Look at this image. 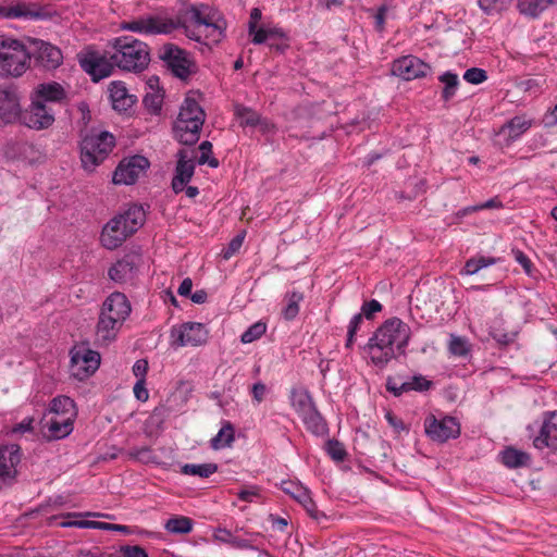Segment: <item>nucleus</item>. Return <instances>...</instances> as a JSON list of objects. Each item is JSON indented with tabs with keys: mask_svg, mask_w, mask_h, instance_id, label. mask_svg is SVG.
<instances>
[{
	"mask_svg": "<svg viewBox=\"0 0 557 557\" xmlns=\"http://www.w3.org/2000/svg\"><path fill=\"white\" fill-rule=\"evenodd\" d=\"M290 404L300 418L315 407L310 393L306 389H293L290 393Z\"/></svg>",
	"mask_w": 557,
	"mask_h": 557,
	"instance_id": "33",
	"label": "nucleus"
},
{
	"mask_svg": "<svg viewBox=\"0 0 557 557\" xmlns=\"http://www.w3.org/2000/svg\"><path fill=\"white\" fill-rule=\"evenodd\" d=\"M148 362L145 359L137 360L133 366V373L138 380H146Z\"/></svg>",
	"mask_w": 557,
	"mask_h": 557,
	"instance_id": "61",
	"label": "nucleus"
},
{
	"mask_svg": "<svg viewBox=\"0 0 557 557\" xmlns=\"http://www.w3.org/2000/svg\"><path fill=\"white\" fill-rule=\"evenodd\" d=\"M66 98V91L61 84L57 82L39 84L32 94V99L52 107L53 103L61 102Z\"/></svg>",
	"mask_w": 557,
	"mask_h": 557,
	"instance_id": "24",
	"label": "nucleus"
},
{
	"mask_svg": "<svg viewBox=\"0 0 557 557\" xmlns=\"http://www.w3.org/2000/svg\"><path fill=\"white\" fill-rule=\"evenodd\" d=\"M194 522L185 516H173L164 524V529L172 534H188L193 530Z\"/></svg>",
	"mask_w": 557,
	"mask_h": 557,
	"instance_id": "38",
	"label": "nucleus"
},
{
	"mask_svg": "<svg viewBox=\"0 0 557 557\" xmlns=\"http://www.w3.org/2000/svg\"><path fill=\"white\" fill-rule=\"evenodd\" d=\"M81 67L91 76L94 82L110 76L114 70L115 63L111 55L107 58L97 52H89L79 59Z\"/></svg>",
	"mask_w": 557,
	"mask_h": 557,
	"instance_id": "15",
	"label": "nucleus"
},
{
	"mask_svg": "<svg viewBox=\"0 0 557 557\" xmlns=\"http://www.w3.org/2000/svg\"><path fill=\"white\" fill-rule=\"evenodd\" d=\"M114 137L109 132L84 135L81 141V160L86 171L92 172L102 163L114 147Z\"/></svg>",
	"mask_w": 557,
	"mask_h": 557,
	"instance_id": "6",
	"label": "nucleus"
},
{
	"mask_svg": "<svg viewBox=\"0 0 557 557\" xmlns=\"http://www.w3.org/2000/svg\"><path fill=\"white\" fill-rule=\"evenodd\" d=\"M304 300V294L300 292H290L285 296L286 305L282 310L285 320L292 321L299 313V304Z\"/></svg>",
	"mask_w": 557,
	"mask_h": 557,
	"instance_id": "41",
	"label": "nucleus"
},
{
	"mask_svg": "<svg viewBox=\"0 0 557 557\" xmlns=\"http://www.w3.org/2000/svg\"><path fill=\"white\" fill-rule=\"evenodd\" d=\"M109 91L112 107L119 112L127 111L136 102V97L128 94L125 84L122 82H112Z\"/></svg>",
	"mask_w": 557,
	"mask_h": 557,
	"instance_id": "27",
	"label": "nucleus"
},
{
	"mask_svg": "<svg viewBox=\"0 0 557 557\" xmlns=\"http://www.w3.org/2000/svg\"><path fill=\"white\" fill-rule=\"evenodd\" d=\"M122 218H112L103 227L100 236L101 244L107 249L120 247L132 234L127 226L121 223Z\"/></svg>",
	"mask_w": 557,
	"mask_h": 557,
	"instance_id": "21",
	"label": "nucleus"
},
{
	"mask_svg": "<svg viewBox=\"0 0 557 557\" xmlns=\"http://www.w3.org/2000/svg\"><path fill=\"white\" fill-rule=\"evenodd\" d=\"M438 81L443 84L442 99L445 102L451 100L459 87V77L457 74L447 71L438 76Z\"/></svg>",
	"mask_w": 557,
	"mask_h": 557,
	"instance_id": "36",
	"label": "nucleus"
},
{
	"mask_svg": "<svg viewBox=\"0 0 557 557\" xmlns=\"http://www.w3.org/2000/svg\"><path fill=\"white\" fill-rule=\"evenodd\" d=\"M512 253H513V257H515V260L521 264V267L523 268L524 272L528 274V275H532V262L531 260L528 258L527 255H524L521 250L519 249H513L512 250Z\"/></svg>",
	"mask_w": 557,
	"mask_h": 557,
	"instance_id": "57",
	"label": "nucleus"
},
{
	"mask_svg": "<svg viewBox=\"0 0 557 557\" xmlns=\"http://www.w3.org/2000/svg\"><path fill=\"white\" fill-rule=\"evenodd\" d=\"M235 440V430L231 422H224L218 434L211 438L210 445L214 450L230 447Z\"/></svg>",
	"mask_w": 557,
	"mask_h": 557,
	"instance_id": "35",
	"label": "nucleus"
},
{
	"mask_svg": "<svg viewBox=\"0 0 557 557\" xmlns=\"http://www.w3.org/2000/svg\"><path fill=\"white\" fill-rule=\"evenodd\" d=\"M47 17L48 14L37 3L12 0L0 5V18L38 21Z\"/></svg>",
	"mask_w": 557,
	"mask_h": 557,
	"instance_id": "10",
	"label": "nucleus"
},
{
	"mask_svg": "<svg viewBox=\"0 0 557 557\" xmlns=\"http://www.w3.org/2000/svg\"><path fill=\"white\" fill-rule=\"evenodd\" d=\"M537 449H557V411L546 412L539 435L533 440Z\"/></svg>",
	"mask_w": 557,
	"mask_h": 557,
	"instance_id": "20",
	"label": "nucleus"
},
{
	"mask_svg": "<svg viewBox=\"0 0 557 557\" xmlns=\"http://www.w3.org/2000/svg\"><path fill=\"white\" fill-rule=\"evenodd\" d=\"M532 126V120L525 119L523 115L513 116L503 127L502 132L508 131V139L513 141L518 139Z\"/></svg>",
	"mask_w": 557,
	"mask_h": 557,
	"instance_id": "34",
	"label": "nucleus"
},
{
	"mask_svg": "<svg viewBox=\"0 0 557 557\" xmlns=\"http://www.w3.org/2000/svg\"><path fill=\"white\" fill-rule=\"evenodd\" d=\"M172 17L164 12L147 14L131 21H124L120 27L122 30L144 35H169L175 30Z\"/></svg>",
	"mask_w": 557,
	"mask_h": 557,
	"instance_id": "7",
	"label": "nucleus"
},
{
	"mask_svg": "<svg viewBox=\"0 0 557 557\" xmlns=\"http://www.w3.org/2000/svg\"><path fill=\"white\" fill-rule=\"evenodd\" d=\"M281 486L283 492L296 499L312 519L320 521L325 518V515L318 510L308 488L293 481H283Z\"/></svg>",
	"mask_w": 557,
	"mask_h": 557,
	"instance_id": "19",
	"label": "nucleus"
},
{
	"mask_svg": "<svg viewBox=\"0 0 557 557\" xmlns=\"http://www.w3.org/2000/svg\"><path fill=\"white\" fill-rule=\"evenodd\" d=\"M424 431L432 441L445 443L459 436L460 424L454 417L446 416L437 419L431 414L424 420Z\"/></svg>",
	"mask_w": 557,
	"mask_h": 557,
	"instance_id": "9",
	"label": "nucleus"
},
{
	"mask_svg": "<svg viewBox=\"0 0 557 557\" xmlns=\"http://www.w3.org/2000/svg\"><path fill=\"white\" fill-rule=\"evenodd\" d=\"M111 59L117 67L128 72H141L150 62L147 44L132 36H122L113 40Z\"/></svg>",
	"mask_w": 557,
	"mask_h": 557,
	"instance_id": "4",
	"label": "nucleus"
},
{
	"mask_svg": "<svg viewBox=\"0 0 557 557\" xmlns=\"http://www.w3.org/2000/svg\"><path fill=\"white\" fill-rule=\"evenodd\" d=\"M21 114L20 96L13 85L0 84V119L12 123Z\"/></svg>",
	"mask_w": 557,
	"mask_h": 557,
	"instance_id": "18",
	"label": "nucleus"
},
{
	"mask_svg": "<svg viewBox=\"0 0 557 557\" xmlns=\"http://www.w3.org/2000/svg\"><path fill=\"white\" fill-rule=\"evenodd\" d=\"M237 496L243 502L251 503V502H253L255 497L259 496V488L257 486H249V487L242 488L237 493Z\"/></svg>",
	"mask_w": 557,
	"mask_h": 557,
	"instance_id": "58",
	"label": "nucleus"
},
{
	"mask_svg": "<svg viewBox=\"0 0 557 557\" xmlns=\"http://www.w3.org/2000/svg\"><path fill=\"white\" fill-rule=\"evenodd\" d=\"M306 425L307 430L317 436H324L327 434L329 429L325 420L318 411L317 407L300 418Z\"/></svg>",
	"mask_w": 557,
	"mask_h": 557,
	"instance_id": "32",
	"label": "nucleus"
},
{
	"mask_svg": "<svg viewBox=\"0 0 557 557\" xmlns=\"http://www.w3.org/2000/svg\"><path fill=\"white\" fill-rule=\"evenodd\" d=\"M449 350L455 356H466L468 354L466 341L459 336H451Z\"/></svg>",
	"mask_w": 557,
	"mask_h": 557,
	"instance_id": "51",
	"label": "nucleus"
},
{
	"mask_svg": "<svg viewBox=\"0 0 557 557\" xmlns=\"http://www.w3.org/2000/svg\"><path fill=\"white\" fill-rule=\"evenodd\" d=\"M73 557H104V555L98 547H94L90 549L81 548L75 553V555H73Z\"/></svg>",
	"mask_w": 557,
	"mask_h": 557,
	"instance_id": "64",
	"label": "nucleus"
},
{
	"mask_svg": "<svg viewBox=\"0 0 557 557\" xmlns=\"http://www.w3.org/2000/svg\"><path fill=\"white\" fill-rule=\"evenodd\" d=\"M431 386L432 382L421 374L413 375L407 381H401L398 376L386 380V389L394 396H400L411 391L425 392Z\"/></svg>",
	"mask_w": 557,
	"mask_h": 557,
	"instance_id": "23",
	"label": "nucleus"
},
{
	"mask_svg": "<svg viewBox=\"0 0 557 557\" xmlns=\"http://www.w3.org/2000/svg\"><path fill=\"white\" fill-rule=\"evenodd\" d=\"M172 22L191 40L209 44H219L225 37L227 27L224 16L207 4H190Z\"/></svg>",
	"mask_w": 557,
	"mask_h": 557,
	"instance_id": "1",
	"label": "nucleus"
},
{
	"mask_svg": "<svg viewBox=\"0 0 557 557\" xmlns=\"http://www.w3.org/2000/svg\"><path fill=\"white\" fill-rule=\"evenodd\" d=\"M22 451L17 444L0 446V478L3 480L15 479L16 466L21 462Z\"/></svg>",
	"mask_w": 557,
	"mask_h": 557,
	"instance_id": "22",
	"label": "nucleus"
},
{
	"mask_svg": "<svg viewBox=\"0 0 557 557\" xmlns=\"http://www.w3.org/2000/svg\"><path fill=\"white\" fill-rule=\"evenodd\" d=\"M267 331V324L258 321L250 325L240 336L244 344H249L260 338Z\"/></svg>",
	"mask_w": 557,
	"mask_h": 557,
	"instance_id": "46",
	"label": "nucleus"
},
{
	"mask_svg": "<svg viewBox=\"0 0 557 557\" xmlns=\"http://www.w3.org/2000/svg\"><path fill=\"white\" fill-rule=\"evenodd\" d=\"M218 471V465L213 462L209 463H185L181 468V472L186 475H195L199 478H209Z\"/></svg>",
	"mask_w": 557,
	"mask_h": 557,
	"instance_id": "40",
	"label": "nucleus"
},
{
	"mask_svg": "<svg viewBox=\"0 0 557 557\" xmlns=\"http://www.w3.org/2000/svg\"><path fill=\"white\" fill-rule=\"evenodd\" d=\"M463 79L470 84L478 85L487 79V74L483 69L471 67L465 72Z\"/></svg>",
	"mask_w": 557,
	"mask_h": 557,
	"instance_id": "50",
	"label": "nucleus"
},
{
	"mask_svg": "<svg viewBox=\"0 0 557 557\" xmlns=\"http://www.w3.org/2000/svg\"><path fill=\"white\" fill-rule=\"evenodd\" d=\"M325 449L335 461H344L347 456L344 445L336 440H329L325 444Z\"/></svg>",
	"mask_w": 557,
	"mask_h": 557,
	"instance_id": "48",
	"label": "nucleus"
},
{
	"mask_svg": "<svg viewBox=\"0 0 557 557\" xmlns=\"http://www.w3.org/2000/svg\"><path fill=\"white\" fill-rule=\"evenodd\" d=\"M18 119L29 128L45 129L53 124L54 111L51 106L32 99L29 108L21 111Z\"/></svg>",
	"mask_w": 557,
	"mask_h": 557,
	"instance_id": "12",
	"label": "nucleus"
},
{
	"mask_svg": "<svg viewBox=\"0 0 557 557\" xmlns=\"http://www.w3.org/2000/svg\"><path fill=\"white\" fill-rule=\"evenodd\" d=\"M137 263L138 257L136 255H126L109 269V277L117 283L126 282L134 276Z\"/></svg>",
	"mask_w": 557,
	"mask_h": 557,
	"instance_id": "26",
	"label": "nucleus"
},
{
	"mask_svg": "<svg viewBox=\"0 0 557 557\" xmlns=\"http://www.w3.org/2000/svg\"><path fill=\"white\" fill-rule=\"evenodd\" d=\"M244 242V235H237L235 236L227 247L223 250L222 255L225 260L230 259L232 256H234L242 247Z\"/></svg>",
	"mask_w": 557,
	"mask_h": 557,
	"instance_id": "56",
	"label": "nucleus"
},
{
	"mask_svg": "<svg viewBox=\"0 0 557 557\" xmlns=\"http://www.w3.org/2000/svg\"><path fill=\"white\" fill-rule=\"evenodd\" d=\"M530 460L527 453L515 449L512 447L506 448L502 453V462L508 468H518L524 466Z\"/></svg>",
	"mask_w": 557,
	"mask_h": 557,
	"instance_id": "42",
	"label": "nucleus"
},
{
	"mask_svg": "<svg viewBox=\"0 0 557 557\" xmlns=\"http://www.w3.org/2000/svg\"><path fill=\"white\" fill-rule=\"evenodd\" d=\"M144 103L152 113H158L161 110L162 97L159 94H147Z\"/></svg>",
	"mask_w": 557,
	"mask_h": 557,
	"instance_id": "54",
	"label": "nucleus"
},
{
	"mask_svg": "<svg viewBox=\"0 0 557 557\" xmlns=\"http://www.w3.org/2000/svg\"><path fill=\"white\" fill-rule=\"evenodd\" d=\"M160 59L172 74L183 81L196 72V64L190 54L173 44H166L160 50Z\"/></svg>",
	"mask_w": 557,
	"mask_h": 557,
	"instance_id": "8",
	"label": "nucleus"
},
{
	"mask_svg": "<svg viewBox=\"0 0 557 557\" xmlns=\"http://www.w3.org/2000/svg\"><path fill=\"white\" fill-rule=\"evenodd\" d=\"M74 420L75 418L51 417L45 424L47 428V438L51 441L69 436L73 432Z\"/></svg>",
	"mask_w": 557,
	"mask_h": 557,
	"instance_id": "28",
	"label": "nucleus"
},
{
	"mask_svg": "<svg viewBox=\"0 0 557 557\" xmlns=\"http://www.w3.org/2000/svg\"><path fill=\"white\" fill-rule=\"evenodd\" d=\"M200 150V157L198 158V163L200 165L202 164H209V166L215 169L219 166V161L214 157H210L212 153V144L208 140L202 141L199 145Z\"/></svg>",
	"mask_w": 557,
	"mask_h": 557,
	"instance_id": "47",
	"label": "nucleus"
},
{
	"mask_svg": "<svg viewBox=\"0 0 557 557\" xmlns=\"http://www.w3.org/2000/svg\"><path fill=\"white\" fill-rule=\"evenodd\" d=\"M411 337L410 326L397 317L387 319L369 338L364 350L371 361L384 368L391 360L406 355Z\"/></svg>",
	"mask_w": 557,
	"mask_h": 557,
	"instance_id": "2",
	"label": "nucleus"
},
{
	"mask_svg": "<svg viewBox=\"0 0 557 557\" xmlns=\"http://www.w3.org/2000/svg\"><path fill=\"white\" fill-rule=\"evenodd\" d=\"M99 352L79 347L72 350L71 369L73 375L78 380H85L99 368Z\"/></svg>",
	"mask_w": 557,
	"mask_h": 557,
	"instance_id": "13",
	"label": "nucleus"
},
{
	"mask_svg": "<svg viewBox=\"0 0 557 557\" xmlns=\"http://www.w3.org/2000/svg\"><path fill=\"white\" fill-rule=\"evenodd\" d=\"M552 4L548 0H518L517 8L522 15L537 17Z\"/></svg>",
	"mask_w": 557,
	"mask_h": 557,
	"instance_id": "37",
	"label": "nucleus"
},
{
	"mask_svg": "<svg viewBox=\"0 0 557 557\" xmlns=\"http://www.w3.org/2000/svg\"><path fill=\"white\" fill-rule=\"evenodd\" d=\"M48 412L59 418H76V407L72 398L61 395L54 397L49 405Z\"/></svg>",
	"mask_w": 557,
	"mask_h": 557,
	"instance_id": "30",
	"label": "nucleus"
},
{
	"mask_svg": "<svg viewBox=\"0 0 557 557\" xmlns=\"http://www.w3.org/2000/svg\"><path fill=\"white\" fill-rule=\"evenodd\" d=\"M171 336L174 338L173 344L180 347L200 346L207 341V331L205 325L197 322H187L178 329H173Z\"/></svg>",
	"mask_w": 557,
	"mask_h": 557,
	"instance_id": "16",
	"label": "nucleus"
},
{
	"mask_svg": "<svg viewBox=\"0 0 557 557\" xmlns=\"http://www.w3.org/2000/svg\"><path fill=\"white\" fill-rule=\"evenodd\" d=\"M149 161L144 156H133L120 162L113 173L114 184L132 185L149 168Z\"/></svg>",
	"mask_w": 557,
	"mask_h": 557,
	"instance_id": "14",
	"label": "nucleus"
},
{
	"mask_svg": "<svg viewBox=\"0 0 557 557\" xmlns=\"http://www.w3.org/2000/svg\"><path fill=\"white\" fill-rule=\"evenodd\" d=\"M114 218H122L121 223L127 226V230L133 235L144 225L146 213L141 206L133 205L123 213H120Z\"/></svg>",
	"mask_w": 557,
	"mask_h": 557,
	"instance_id": "29",
	"label": "nucleus"
},
{
	"mask_svg": "<svg viewBox=\"0 0 557 557\" xmlns=\"http://www.w3.org/2000/svg\"><path fill=\"white\" fill-rule=\"evenodd\" d=\"M382 310V305L372 299L370 301H366L361 307L362 319L367 318L368 320L372 319L374 313L380 312Z\"/></svg>",
	"mask_w": 557,
	"mask_h": 557,
	"instance_id": "55",
	"label": "nucleus"
},
{
	"mask_svg": "<svg viewBox=\"0 0 557 557\" xmlns=\"http://www.w3.org/2000/svg\"><path fill=\"white\" fill-rule=\"evenodd\" d=\"M202 123H187L182 119H176L173 125V133L176 140L182 145L193 146L200 138V132L202 129Z\"/></svg>",
	"mask_w": 557,
	"mask_h": 557,
	"instance_id": "25",
	"label": "nucleus"
},
{
	"mask_svg": "<svg viewBox=\"0 0 557 557\" xmlns=\"http://www.w3.org/2000/svg\"><path fill=\"white\" fill-rule=\"evenodd\" d=\"M251 394L253 400L260 404L267 394V386L262 382H257L251 387Z\"/></svg>",
	"mask_w": 557,
	"mask_h": 557,
	"instance_id": "62",
	"label": "nucleus"
},
{
	"mask_svg": "<svg viewBox=\"0 0 557 557\" xmlns=\"http://www.w3.org/2000/svg\"><path fill=\"white\" fill-rule=\"evenodd\" d=\"M134 395L139 401H146L149 398L148 389L146 388V380H137L134 385Z\"/></svg>",
	"mask_w": 557,
	"mask_h": 557,
	"instance_id": "59",
	"label": "nucleus"
},
{
	"mask_svg": "<svg viewBox=\"0 0 557 557\" xmlns=\"http://www.w3.org/2000/svg\"><path fill=\"white\" fill-rule=\"evenodd\" d=\"M122 557H149L146 550L138 545H124L120 547Z\"/></svg>",
	"mask_w": 557,
	"mask_h": 557,
	"instance_id": "53",
	"label": "nucleus"
},
{
	"mask_svg": "<svg viewBox=\"0 0 557 557\" xmlns=\"http://www.w3.org/2000/svg\"><path fill=\"white\" fill-rule=\"evenodd\" d=\"M480 9L487 15L498 14L510 7L508 0H478Z\"/></svg>",
	"mask_w": 557,
	"mask_h": 557,
	"instance_id": "44",
	"label": "nucleus"
},
{
	"mask_svg": "<svg viewBox=\"0 0 557 557\" xmlns=\"http://www.w3.org/2000/svg\"><path fill=\"white\" fill-rule=\"evenodd\" d=\"M32 52L29 45L0 35V69L8 75L20 77L29 67Z\"/></svg>",
	"mask_w": 557,
	"mask_h": 557,
	"instance_id": "5",
	"label": "nucleus"
},
{
	"mask_svg": "<svg viewBox=\"0 0 557 557\" xmlns=\"http://www.w3.org/2000/svg\"><path fill=\"white\" fill-rule=\"evenodd\" d=\"M480 271V265H478V258L469 259L463 269L461 270V274L473 275Z\"/></svg>",
	"mask_w": 557,
	"mask_h": 557,
	"instance_id": "63",
	"label": "nucleus"
},
{
	"mask_svg": "<svg viewBox=\"0 0 557 557\" xmlns=\"http://www.w3.org/2000/svg\"><path fill=\"white\" fill-rule=\"evenodd\" d=\"M33 422H34V418L26 417L20 423L15 424L12 428L11 432L18 433V434L32 432L33 431Z\"/></svg>",
	"mask_w": 557,
	"mask_h": 557,
	"instance_id": "60",
	"label": "nucleus"
},
{
	"mask_svg": "<svg viewBox=\"0 0 557 557\" xmlns=\"http://www.w3.org/2000/svg\"><path fill=\"white\" fill-rule=\"evenodd\" d=\"M177 163L175 168V175L187 181H190L195 172V163L191 158L188 157V151L182 149L177 152Z\"/></svg>",
	"mask_w": 557,
	"mask_h": 557,
	"instance_id": "39",
	"label": "nucleus"
},
{
	"mask_svg": "<svg viewBox=\"0 0 557 557\" xmlns=\"http://www.w3.org/2000/svg\"><path fill=\"white\" fill-rule=\"evenodd\" d=\"M362 313L355 314L348 325L347 331V339H346V348H351L355 343V335L357 331L360 329V325L362 323Z\"/></svg>",
	"mask_w": 557,
	"mask_h": 557,
	"instance_id": "49",
	"label": "nucleus"
},
{
	"mask_svg": "<svg viewBox=\"0 0 557 557\" xmlns=\"http://www.w3.org/2000/svg\"><path fill=\"white\" fill-rule=\"evenodd\" d=\"M131 311V304L124 294L115 292L107 297L97 324V342L109 345L114 341Z\"/></svg>",
	"mask_w": 557,
	"mask_h": 557,
	"instance_id": "3",
	"label": "nucleus"
},
{
	"mask_svg": "<svg viewBox=\"0 0 557 557\" xmlns=\"http://www.w3.org/2000/svg\"><path fill=\"white\" fill-rule=\"evenodd\" d=\"M431 71V66L421 59L406 55L393 62L392 72L405 81L424 77Z\"/></svg>",
	"mask_w": 557,
	"mask_h": 557,
	"instance_id": "17",
	"label": "nucleus"
},
{
	"mask_svg": "<svg viewBox=\"0 0 557 557\" xmlns=\"http://www.w3.org/2000/svg\"><path fill=\"white\" fill-rule=\"evenodd\" d=\"M127 457L141 463H157V456L148 446L134 447L126 453Z\"/></svg>",
	"mask_w": 557,
	"mask_h": 557,
	"instance_id": "43",
	"label": "nucleus"
},
{
	"mask_svg": "<svg viewBox=\"0 0 557 557\" xmlns=\"http://www.w3.org/2000/svg\"><path fill=\"white\" fill-rule=\"evenodd\" d=\"M78 112L81 113V117L77 121V125L79 127V132L83 135V132L87 128L88 123L90 122L91 115L86 102H81L77 106Z\"/></svg>",
	"mask_w": 557,
	"mask_h": 557,
	"instance_id": "52",
	"label": "nucleus"
},
{
	"mask_svg": "<svg viewBox=\"0 0 557 557\" xmlns=\"http://www.w3.org/2000/svg\"><path fill=\"white\" fill-rule=\"evenodd\" d=\"M29 51L36 63L47 70L59 67L63 61L62 51L50 42L41 39L28 38Z\"/></svg>",
	"mask_w": 557,
	"mask_h": 557,
	"instance_id": "11",
	"label": "nucleus"
},
{
	"mask_svg": "<svg viewBox=\"0 0 557 557\" xmlns=\"http://www.w3.org/2000/svg\"><path fill=\"white\" fill-rule=\"evenodd\" d=\"M176 119H182L187 123H205L206 113L200 104L193 98H186L181 106L178 115Z\"/></svg>",
	"mask_w": 557,
	"mask_h": 557,
	"instance_id": "31",
	"label": "nucleus"
},
{
	"mask_svg": "<svg viewBox=\"0 0 557 557\" xmlns=\"http://www.w3.org/2000/svg\"><path fill=\"white\" fill-rule=\"evenodd\" d=\"M236 115L240 120V125L253 127L261 124L260 115L249 108L237 107Z\"/></svg>",
	"mask_w": 557,
	"mask_h": 557,
	"instance_id": "45",
	"label": "nucleus"
}]
</instances>
